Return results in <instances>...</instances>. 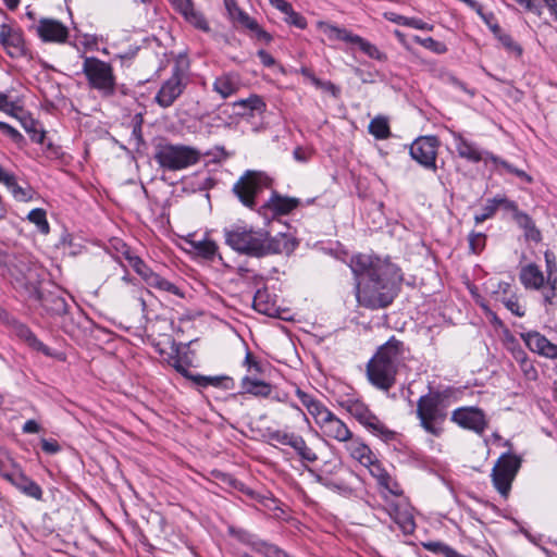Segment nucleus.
Masks as SVG:
<instances>
[{
    "label": "nucleus",
    "mask_w": 557,
    "mask_h": 557,
    "mask_svg": "<svg viewBox=\"0 0 557 557\" xmlns=\"http://www.w3.org/2000/svg\"><path fill=\"white\" fill-rule=\"evenodd\" d=\"M349 267L357 277V300L368 309L389 306L396 296L400 280L397 267L371 255L359 253L350 259Z\"/></svg>",
    "instance_id": "1"
},
{
    "label": "nucleus",
    "mask_w": 557,
    "mask_h": 557,
    "mask_svg": "<svg viewBox=\"0 0 557 557\" xmlns=\"http://www.w3.org/2000/svg\"><path fill=\"white\" fill-rule=\"evenodd\" d=\"M404 359V344L395 337L382 345L367 364V376L376 388L387 392L396 382Z\"/></svg>",
    "instance_id": "2"
},
{
    "label": "nucleus",
    "mask_w": 557,
    "mask_h": 557,
    "mask_svg": "<svg viewBox=\"0 0 557 557\" xmlns=\"http://www.w3.org/2000/svg\"><path fill=\"white\" fill-rule=\"evenodd\" d=\"M226 244L235 251L261 258L280 251L278 243L268 231L246 225H233L224 230Z\"/></svg>",
    "instance_id": "3"
},
{
    "label": "nucleus",
    "mask_w": 557,
    "mask_h": 557,
    "mask_svg": "<svg viewBox=\"0 0 557 557\" xmlns=\"http://www.w3.org/2000/svg\"><path fill=\"white\" fill-rule=\"evenodd\" d=\"M447 400L440 392H430L421 396L417 403V417L423 430L434 436L443 432V423L447 417Z\"/></svg>",
    "instance_id": "4"
},
{
    "label": "nucleus",
    "mask_w": 557,
    "mask_h": 557,
    "mask_svg": "<svg viewBox=\"0 0 557 557\" xmlns=\"http://www.w3.org/2000/svg\"><path fill=\"white\" fill-rule=\"evenodd\" d=\"M201 152L191 146L159 143L154 147V160L164 171H182L197 164Z\"/></svg>",
    "instance_id": "5"
},
{
    "label": "nucleus",
    "mask_w": 557,
    "mask_h": 557,
    "mask_svg": "<svg viewBox=\"0 0 557 557\" xmlns=\"http://www.w3.org/2000/svg\"><path fill=\"white\" fill-rule=\"evenodd\" d=\"M339 406L374 436L380 437L384 442H389L395 438L396 433L389 430L360 398L346 397L339 400Z\"/></svg>",
    "instance_id": "6"
},
{
    "label": "nucleus",
    "mask_w": 557,
    "mask_h": 557,
    "mask_svg": "<svg viewBox=\"0 0 557 557\" xmlns=\"http://www.w3.org/2000/svg\"><path fill=\"white\" fill-rule=\"evenodd\" d=\"M82 71L91 89L102 98H111L116 94V77L110 63L95 57L84 59Z\"/></svg>",
    "instance_id": "7"
},
{
    "label": "nucleus",
    "mask_w": 557,
    "mask_h": 557,
    "mask_svg": "<svg viewBox=\"0 0 557 557\" xmlns=\"http://www.w3.org/2000/svg\"><path fill=\"white\" fill-rule=\"evenodd\" d=\"M521 458L517 455L505 453L500 455L492 469V482L503 497H508L511 484L521 467Z\"/></svg>",
    "instance_id": "8"
},
{
    "label": "nucleus",
    "mask_w": 557,
    "mask_h": 557,
    "mask_svg": "<svg viewBox=\"0 0 557 557\" xmlns=\"http://www.w3.org/2000/svg\"><path fill=\"white\" fill-rule=\"evenodd\" d=\"M269 178L261 172L246 171L233 186V193L247 208L256 205V196L268 187Z\"/></svg>",
    "instance_id": "9"
},
{
    "label": "nucleus",
    "mask_w": 557,
    "mask_h": 557,
    "mask_svg": "<svg viewBox=\"0 0 557 557\" xmlns=\"http://www.w3.org/2000/svg\"><path fill=\"white\" fill-rule=\"evenodd\" d=\"M320 29L331 40H342L357 45L359 49L369 58L385 62L387 60L386 53L382 52L375 45L363 39L359 35H355L346 28H341L329 23H320Z\"/></svg>",
    "instance_id": "10"
},
{
    "label": "nucleus",
    "mask_w": 557,
    "mask_h": 557,
    "mask_svg": "<svg viewBox=\"0 0 557 557\" xmlns=\"http://www.w3.org/2000/svg\"><path fill=\"white\" fill-rule=\"evenodd\" d=\"M384 505L381 509L399 527L405 534H412L416 529L412 507L406 499L393 500L383 494Z\"/></svg>",
    "instance_id": "11"
},
{
    "label": "nucleus",
    "mask_w": 557,
    "mask_h": 557,
    "mask_svg": "<svg viewBox=\"0 0 557 557\" xmlns=\"http://www.w3.org/2000/svg\"><path fill=\"white\" fill-rule=\"evenodd\" d=\"M314 422L325 437L342 444L354 434L349 426L327 408Z\"/></svg>",
    "instance_id": "12"
},
{
    "label": "nucleus",
    "mask_w": 557,
    "mask_h": 557,
    "mask_svg": "<svg viewBox=\"0 0 557 557\" xmlns=\"http://www.w3.org/2000/svg\"><path fill=\"white\" fill-rule=\"evenodd\" d=\"M186 88L184 75L178 67H175L170 78L164 81L154 96V102L163 108H170L178 99Z\"/></svg>",
    "instance_id": "13"
},
{
    "label": "nucleus",
    "mask_w": 557,
    "mask_h": 557,
    "mask_svg": "<svg viewBox=\"0 0 557 557\" xmlns=\"http://www.w3.org/2000/svg\"><path fill=\"white\" fill-rule=\"evenodd\" d=\"M438 140L434 136L417 138L410 146V156L425 169L436 170Z\"/></svg>",
    "instance_id": "14"
},
{
    "label": "nucleus",
    "mask_w": 557,
    "mask_h": 557,
    "mask_svg": "<svg viewBox=\"0 0 557 557\" xmlns=\"http://www.w3.org/2000/svg\"><path fill=\"white\" fill-rule=\"evenodd\" d=\"M363 466L368 468L370 474L376 480V483L381 488L382 497L384 493L391 496H403L404 492L401 486L394 478H392L375 456L374 460H371V463H366Z\"/></svg>",
    "instance_id": "15"
},
{
    "label": "nucleus",
    "mask_w": 557,
    "mask_h": 557,
    "mask_svg": "<svg viewBox=\"0 0 557 557\" xmlns=\"http://www.w3.org/2000/svg\"><path fill=\"white\" fill-rule=\"evenodd\" d=\"M451 420L458 425L479 434L484 432L487 424L483 411L474 407L456 409L451 414Z\"/></svg>",
    "instance_id": "16"
},
{
    "label": "nucleus",
    "mask_w": 557,
    "mask_h": 557,
    "mask_svg": "<svg viewBox=\"0 0 557 557\" xmlns=\"http://www.w3.org/2000/svg\"><path fill=\"white\" fill-rule=\"evenodd\" d=\"M451 137L457 153L461 159H466L473 163H478L480 161H484L485 163L491 162L488 156H494L493 153L482 151L474 143L468 140L458 132H451Z\"/></svg>",
    "instance_id": "17"
},
{
    "label": "nucleus",
    "mask_w": 557,
    "mask_h": 557,
    "mask_svg": "<svg viewBox=\"0 0 557 557\" xmlns=\"http://www.w3.org/2000/svg\"><path fill=\"white\" fill-rule=\"evenodd\" d=\"M0 41L12 58H22L27 54L24 38L18 29L5 24L1 25Z\"/></svg>",
    "instance_id": "18"
},
{
    "label": "nucleus",
    "mask_w": 557,
    "mask_h": 557,
    "mask_svg": "<svg viewBox=\"0 0 557 557\" xmlns=\"http://www.w3.org/2000/svg\"><path fill=\"white\" fill-rule=\"evenodd\" d=\"M36 33L45 42H64L69 30L65 25L53 18H41L36 26Z\"/></svg>",
    "instance_id": "19"
},
{
    "label": "nucleus",
    "mask_w": 557,
    "mask_h": 557,
    "mask_svg": "<svg viewBox=\"0 0 557 557\" xmlns=\"http://www.w3.org/2000/svg\"><path fill=\"white\" fill-rule=\"evenodd\" d=\"M521 338L531 351L546 358L557 359V345L549 342L541 333L535 331L521 333Z\"/></svg>",
    "instance_id": "20"
},
{
    "label": "nucleus",
    "mask_w": 557,
    "mask_h": 557,
    "mask_svg": "<svg viewBox=\"0 0 557 557\" xmlns=\"http://www.w3.org/2000/svg\"><path fill=\"white\" fill-rule=\"evenodd\" d=\"M177 12H180L186 22L197 29L209 32L210 26L203 14L198 11L191 0H170Z\"/></svg>",
    "instance_id": "21"
},
{
    "label": "nucleus",
    "mask_w": 557,
    "mask_h": 557,
    "mask_svg": "<svg viewBox=\"0 0 557 557\" xmlns=\"http://www.w3.org/2000/svg\"><path fill=\"white\" fill-rule=\"evenodd\" d=\"M519 281L524 289L540 292L546 283V277L539 264L529 262L520 268Z\"/></svg>",
    "instance_id": "22"
},
{
    "label": "nucleus",
    "mask_w": 557,
    "mask_h": 557,
    "mask_svg": "<svg viewBox=\"0 0 557 557\" xmlns=\"http://www.w3.org/2000/svg\"><path fill=\"white\" fill-rule=\"evenodd\" d=\"M3 476L26 496L37 500L42 498L41 487L30 478L26 476L23 472L12 471L10 473H4Z\"/></svg>",
    "instance_id": "23"
},
{
    "label": "nucleus",
    "mask_w": 557,
    "mask_h": 557,
    "mask_svg": "<svg viewBox=\"0 0 557 557\" xmlns=\"http://www.w3.org/2000/svg\"><path fill=\"white\" fill-rule=\"evenodd\" d=\"M243 86L239 74L236 73H224L215 77L212 89L216 92L221 99L225 100L236 95Z\"/></svg>",
    "instance_id": "24"
},
{
    "label": "nucleus",
    "mask_w": 557,
    "mask_h": 557,
    "mask_svg": "<svg viewBox=\"0 0 557 557\" xmlns=\"http://www.w3.org/2000/svg\"><path fill=\"white\" fill-rule=\"evenodd\" d=\"M343 445L348 455L362 466L366 463H371V460H374L375 455L373 454L371 448L364 443V441L360 436L356 434H352L350 438L346 441Z\"/></svg>",
    "instance_id": "25"
},
{
    "label": "nucleus",
    "mask_w": 557,
    "mask_h": 557,
    "mask_svg": "<svg viewBox=\"0 0 557 557\" xmlns=\"http://www.w3.org/2000/svg\"><path fill=\"white\" fill-rule=\"evenodd\" d=\"M252 306L256 311L269 317H274L277 313L275 299L265 288L256 292Z\"/></svg>",
    "instance_id": "26"
},
{
    "label": "nucleus",
    "mask_w": 557,
    "mask_h": 557,
    "mask_svg": "<svg viewBox=\"0 0 557 557\" xmlns=\"http://www.w3.org/2000/svg\"><path fill=\"white\" fill-rule=\"evenodd\" d=\"M315 480L321 485L341 495L348 496L352 493V488L342 476L333 478L331 474L322 472L317 474Z\"/></svg>",
    "instance_id": "27"
},
{
    "label": "nucleus",
    "mask_w": 557,
    "mask_h": 557,
    "mask_svg": "<svg viewBox=\"0 0 557 557\" xmlns=\"http://www.w3.org/2000/svg\"><path fill=\"white\" fill-rule=\"evenodd\" d=\"M240 387L243 393L258 397H270L272 394V386L269 383L250 376L242 379Z\"/></svg>",
    "instance_id": "28"
},
{
    "label": "nucleus",
    "mask_w": 557,
    "mask_h": 557,
    "mask_svg": "<svg viewBox=\"0 0 557 557\" xmlns=\"http://www.w3.org/2000/svg\"><path fill=\"white\" fill-rule=\"evenodd\" d=\"M512 219L518 224V226L524 231V236L528 239H531L536 243L541 240V238H542L541 232L536 228L533 220L531 219V216L528 213H525L521 210H518L512 215Z\"/></svg>",
    "instance_id": "29"
},
{
    "label": "nucleus",
    "mask_w": 557,
    "mask_h": 557,
    "mask_svg": "<svg viewBox=\"0 0 557 557\" xmlns=\"http://www.w3.org/2000/svg\"><path fill=\"white\" fill-rule=\"evenodd\" d=\"M299 205L297 198L273 195L267 202V207L276 214H287Z\"/></svg>",
    "instance_id": "30"
},
{
    "label": "nucleus",
    "mask_w": 557,
    "mask_h": 557,
    "mask_svg": "<svg viewBox=\"0 0 557 557\" xmlns=\"http://www.w3.org/2000/svg\"><path fill=\"white\" fill-rule=\"evenodd\" d=\"M186 242L198 256L203 258L210 259L216 253L218 246L209 238L197 239L194 235H190Z\"/></svg>",
    "instance_id": "31"
},
{
    "label": "nucleus",
    "mask_w": 557,
    "mask_h": 557,
    "mask_svg": "<svg viewBox=\"0 0 557 557\" xmlns=\"http://www.w3.org/2000/svg\"><path fill=\"white\" fill-rule=\"evenodd\" d=\"M234 22L252 32L259 40H263L264 42H270L272 40V36L261 28L258 22L244 11L234 20Z\"/></svg>",
    "instance_id": "32"
},
{
    "label": "nucleus",
    "mask_w": 557,
    "mask_h": 557,
    "mask_svg": "<svg viewBox=\"0 0 557 557\" xmlns=\"http://www.w3.org/2000/svg\"><path fill=\"white\" fill-rule=\"evenodd\" d=\"M296 395L301 404L307 408L308 412L313 417L314 421L319 418L322 411L326 409V407L312 395L301 391L300 388L296 389Z\"/></svg>",
    "instance_id": "33"
},
{
    "label": "nucleus",
    "mask_w": 557,
    "mask_h": 557,
    "mask_svg": "<svg viewBox=\"0 0 557 557\" xmlns=\"http://www.w3.org/2000/svg\"><path fill=\"white\" fill-rule=\"evenodd\" d=\"M542 295V302L548 312L552 309L557 308V278L546 281L543 289L540 290Z\"/></svg>",
    "instance_id": "34"
},
{
    "label": "nucleus",
    "mask_w": 557,
    "mask_h": 557,
    "mask_svg": "<svg viewBox=\"0 0 557 557\" xmlns=\"http://www.w3.org/2000/svg\"><path fill=\"white\" fill-rule=\"evenodd\" d=\"M292 448L298 454L301 460L313 463L318 460L317 451L307 445L302 436L296 435L292 443Z\"/></svg>",
    "instance_id": "35"
},
{
    "label": "nucleus",
    "mask_w": 557,
    "mask_h": 557,
    "mask_svg": "<svg viewBox=\"0 0 557 557\" xmlns=\"http://www.w3.org/2000/svg\"><path fill=\"white\" fill-rule=\"evenodd\" d=\"M369 133L376 139H387L391 136V128L386 117L376 116L371 120L368 126Z\"/></svg>",
    "instance_id": "36"
},
{
    "label": "nucleus",
    "mask_w": 557,
    "mask_h": 557,
    "mask_svg": "<svg viewBox=\"0 0 557 557\" xmlns=\"http://www.w3.org/2000/svg\"><path fill=\"white\" fill-rule=\"evenodd\" d=\"M17 331L18 335L24 338L30 347L44 352L46 356L51 355L50 349L42 342H40L27 326L20 324Z\"/></svg>",
    "instance_id": "37"
},
{
    "label": "nucleus",
    "mask_w": 557,
    "mask_h": 557,
    "mask_svg": "<svg viewBox=\"0 0 557 557\" xmlns=\"http://www.w3.org/2000/svg\"><path fill=\"white\" fill-rule=\"evenodd\" d=\"M129 263L146 284L150 286L153 278L157 276V273H154L139 257H131Z\"/></svg>",
    "instance_id": "38"
},
{
    "label": "nucleus",
    "mask_w": 557,
    "mask_h": 557,
    "mask_svg": "<svg viewBox=\"0 0 557 557\" xmlns=\"http://www.w3.org/2000/svg\"><path fill=\"white\" fill-rule=\"evenodd\" d=\"M150 287L157 288L162 292H168L181 298L184 297V293L178 286H176L174 283L168 281L166 278L162 277L159 274H157V276L153 278L152 283L150 284Z\"/></svg>",
    "instance_id": "39"
},
{
    "label": "nucleus",
    "mask_w": 557,
    "mask_h": 557,
    "mask_svg": "<svg viewBox=\"0 0 557 557\" xmlns=\"http://www.w3.org/2000/svg\"><path fill=\"white\" fill-rule=\"evenodd\" d=\"M27 219L29 220V222L35 224L37 226V228L42 234H48L49 233V230H50L49 228V223L47 221L46 211L44 209H40V208L33 209L28 213Z\"/></svg>",
    "instance_id": "40"
},
{
    "label": "nucleus",
    "mask_w": 557,
    "mask_h": 557,
    "mask_svg": "<svg viewBox=\"0 0 557 557\" xmlns=\"http://www.w3.org/2000/svg\"><path fill=\"white\" fill-rule=\"evenodd\" d=\"M504 346H505L506 350H508L511 354L512 358L516 361L518 359H521L524 355H527V352L524 351V349L522 348V346L520 345L518 339L509 332L505 333Z\"/></svg>",
    "instance_id": "41"
},
{
    "label": "nucleus",
    "mask_w": 557,
    "mask_h": 557,
    "mask_svg": "<svg viewBox=\"0 0 557 557\" xmlns=\"http://www.w3.org/2000/svg\"><path fill=\"white\" fill-rule=\"evenodd\" d=\"M233 107H242L245 109H249L250 111H262L265 108V103L259 96L251 95L247 99H240L238 101H235L233 103Z\"/></svg>",
    "instance_id": "42"
},
{
    "label": "nucleus",
    "mask_w": 557,
    "mask_h": 557,
    "mask_svg": "<svg viewBox=\"0 0 557 557\" xmlns=\"http://www.w3.org/2000/svg\"><path fill=\"white\" fill-rule=\"evenodd\" d=\"M488 158L491 159V162L494 163L496 166H502L504 168L507 172L509 173H512L515 175H517L518 177L524 180L525 182L528 183H531L532 182V178L530 175H528L524 171L522 170H519V169H516L515 166H512L511 164H509L508 162L499 159L498 157L496 156H488Z\"/></svg>",
    "instance_id": "43"
},
{
    "label": "nucleus",
    "mask_w": 557,
    "mask_h": 557,
    "mask_svg": "<svg viewBox=\"0 0 557 557\" xmlns=\"http://www.w3.org/2000/svg\"><path fill=\"white\" fill-rule=\"evenodd\" d=\"M297 434L289 433L282 430H274L268 432V437L271 442H276L282 445H287L292 447V443L295 440Z\"/></svg>",
    "instance_id": "44"
},
{
    "label": "nucleus",
    "mask_w": 557,
    "mask_h": 557,
    "mask_svg": "<svg viewBox=\"0 0 557 557\" xmlns=\"http://www.w3.org/2000/svg\"><path fill=\"white\" fill-rule=\"evenodd\" d=\"M544 259L546 263L545 277L546 281L557 280V261L554 252L546 250L544 252Z\"/></svg>",
    "instance_id": "45"
},
{
    "label": "nucleus",
    "mask_w": 557,
    "mask_h": 557,
    "mask_svg": "<svg viewBox=\"0 0 557 557\" xmlns=\"http://www.w3.org/2000/svg\"><path fill=\"white\" fill-rule=\"evenodd\" d=\"M517 362L527 380L535 381L537 379V371L533 366V362L529 359L528 355H524L521 359H518Z\"/></svg>",
    "instance_id": "46"
},
{
    "label": "nucleus",
    "mask_w": 557,
    "mask_h": 557,
    "mask_svg": "<svg viewBox=\"0 0 557 557\" xmlns=\"http://www.w3.org/2000/svg\"><path fill=\"white\" fill-rule=\"evenodd\" d=\"M485 243H486V236L483 233H475V232L470 233L469 249L471 252H473L475 255L480 253L484 249Z\"/></svg>",
    "instance_id": "47"
},
{
    "label": "nucleus",
    "mask_w": 557,
    "mask_h": 557,
    "mask_svg": "<svg viewBox=\"0 0 557 557\" xmlns=\"http://www.w3.org/2000/svg\"><path fill=\"white\" fill-rule=\"evenodd\" d=\"M503 305L515 315L522 318L525 314L524 309L519 302V298L516 295L503 298Z\"/></svg>",
    "instance_id": "48"
},
{
    "label": "nucleus",
    "mask_w": 557,
    "mask_h": 557,
    "mask_svg": "<svg viewBox=\"0 0 557 557\" xmlns=\"http://www.w3.org/2000/svg\"><path fill=\"white\" fill-rule=\"evenodd\" d=\"M500 44L508 50L516 52L517 54H521L522 50L521 48L512 40L510 35L505 33L503 29L499 30L498 34L494 35Z\"/></svg>",
    "instance_id": "49"
},
{
    "label": "nucleus",
    "mask_w": 557,
    "mask_h": 557,
    "mask_svg": "<svg viewBox=\"0 0 557 557\" xmlns=\"http://www.w3.org/2000/svg\"><path fill=\"white\" fill-rule=\"evenodd\" d=\"M284 21L299 29H305L307 27L306 18L301 14L297 13L293 8L285 15Z\"/></svg>",
    "instance_id": "50"
},
{
    "label": "nucleus",
    "mask_w": 557,
    "mask_h": 557,
    "mask_svg": "<svg viewBox=\"0 0 557 557\" xmlns=\"http://www.w3.org/2000/svg\"><path fill=\"white\" fill-rule=\"evenodd\" d=\"M493 200L497 209L502 208L510 212L511 216L519 210L518 205L515 201L506 198L505 196H495Z\"/></svg>",
    "instance_id": "51"
},
{
    "label": "nucleus",
    "mask_w": 557,
    "mask_h": 557,
    "mask_svg": "<svg viewBox=\"0 0 557 557\" xmlns=\"http://www.w3.org/2000/svg\"><path fill=\"white\" fill-rule=\"evenodd\" d=\"M18 109L20 108L16 104V102L11 100L8 95L0 92V111L7 113L9 115L15 116L16 110H18Z\"/></svg>",
    "instance_id": "52"
},
{
    "label": "nucleus",
    "mask_w": 557,
    "mask_h": 557,
    "mask_svg": "<svg viewBox=\"0 0 557 557\" xmlns=\"http://www.w3.org/2000/svg\"><path fill=\"white\" fill-rule=\"evenodd\" d=\"M422 47L436 54H443L447 51V47L444 42L437 41L432 37L424 38Z\"/></svg>",
    "instance_id": "53"
},
{
    "label": "nucleus",
    "mask_w": 557,
    "mask_h": 557,
    "mask_svg": "<svg viewBox=\"0 0 557 557\" xmlns=\"http://www.w3.org/2000/svg\"><path fill=\"white\" fill-rule=\"evenodd\" d=\"M423 547L426 550L434 553L436 555H441L443 557H445L447 555V553L449 552V549L451 548L450 546L446 545L445 543L435 542V541L423 543Z\"/></svg>",
    "instance_id": "54"
},
{
    "label": "nucleus",
    "mask_w": 557,
    "mask_h": 557,
    "mask_svg": "<svg viewBox=\"0 0 557 557\" xmlns=\"http://www.w3.org/2000/svg\"><path fill=\"white\" fill-rule=\"evenodd\" d=\"M496 210H497V208L494 203L493 198L488 199L486 201L485 207L483 208V212L481 214H476L474 216L475 223L480 224V223L484 222L485 220L492 218L495 214Z\"/></svg>",
    "instance_id": "55"
},
{
    "label": "nucleus",
    "mask_w": 557,
    "mask_h": 557,
    "mask_svg": "<svg viewBox=\"0 0 557 557\" xmlns=\"http://www.w3.org/2000/svg\"><path fill=\"white\" fill-rule=\"evenodd\" d=\"M0 132L9 136L15 143H20L24 139L23 135L17 129L5 122H0Z\"/></svg>",
    "instance_id": "56"
},
{
    "label": "nucleus",
    "mask_w": 557,
    "mask_h": 557,
    "mask_svg": "<svg viewBox=\"0 0 557 557\" xmlns=\"http://www.w3.org/2000/svg\"><path fill=\"white\" fill-rule=\"evenodd\" d=\"M8 190L18 201H26L29 198L28 193L17 184L16 178L12 182V185L8 187Z\"/></svg>",
    "instance_id": "57"
},
{
    "label": "nucleus",
    "mask_w": 557,
    "mask_h": 557,
    "mask_svg": "<svg viewBox=\"0 0 557 557\" xmlns=\"http://www.w3.org/2000/svg\"><path fill=\"white\" fill-rule=\"evenodd\" d=\"M237 274L240 277V280L245 282L252 281L255 284H259L262 280L261 276L257 275L256 273L244 267H239L237 269Z\"/></svg>",
    "instance_id": "58"
},
{
    "label": "nucleus",
    "mask_w": 557,
    "mask_h": 557,
    "mask_svg": "<svg viewBox=\"0 0 557 557\" xmlns=\"http://www.w3.org/2000/svg\"><path fill=\"white\" fill-rule=\"evenodd\" d=\"M407 26L412 27L414 29L428 30V32H431L434 28V26L432 24H429V23H426L420 18H417V17H408Z\"/></svg>",
    "instance_id": "59"
},
{
    "label": "nucleus",
    "mask_w": 557,
    "mask_h": 557,
    "mask_svg": "<svg viewBox=\"0 0 557 557\" xmlns=\"http://www.w3.org/2000/svg\"><path fill=\"white\" fill-rule=\"evenodd\" d=\"M224 4L233 21L243 12V10L237 5L236 0H224Z\"/></svg>",
    "instance_id": "60"
},
{
    "label": "nucleus",
    "mask_w": 557,
    "mask_h": 557,
    "mask_svg": "<svg viewBox=\"0 0 557 557\" xmlns=\"http://www.w3.org/2000/svg\"><path fill=\"white\" fill-rule=\"evenodd\" d=\"M171 366L182 375H184L186 377H190L189 371H188V364L185 361H183L181 358H178V357L173 358V360L171 361Z\"/></svg>",
    "instance_id": "61"
},
{
    "label": "nucleus",
    "mask_w": 557,
    "mask_h": 557,
    "mask_svg": "<svg viewBox=\"0 0 557 557\" xmlns=\"http://www.w3.org/2000/svg\"><path fill=\"white\" fill-rule=\"evenodd\" d=\"M193 380L201 386H219L221 377L218 376H195Z\"/></svg>",
    "instance_id": "62"
},
{
    "label": "nucleus",
    "mask_w": 557,
    "mask_h": 557,
    "mask_svg": "<svg viewBox=\"0 0 557 557\" xmlns=\"http://www.w3.org/2000/svg\"><path fill=\"white\" fill-rule=\"evenodd\" d=\"M311 78V82L319 88L325 90V91H330L332 92L333 95L336 94L337 91V88L331 83V82H322L320 81L319 78L314 77V76H310Z\"/></svg>",
    "instance_id": "63"
},
{
    "label": "nucleus",
    "mask_w": 557,
    "mask_h": 557,
    "mask_svg": "<svg viewBox=\"0 0 557 557\" xmlns=\"http://www.w3.org/2000/svg\"><path fill=\"white\" fill-rule=\"evenodd\" d=\"M270 4L276 10L281 11L284 15L293 8L286 0H269Z\"/></svg>",
    "instance_id": "64"
}]
</instances>
